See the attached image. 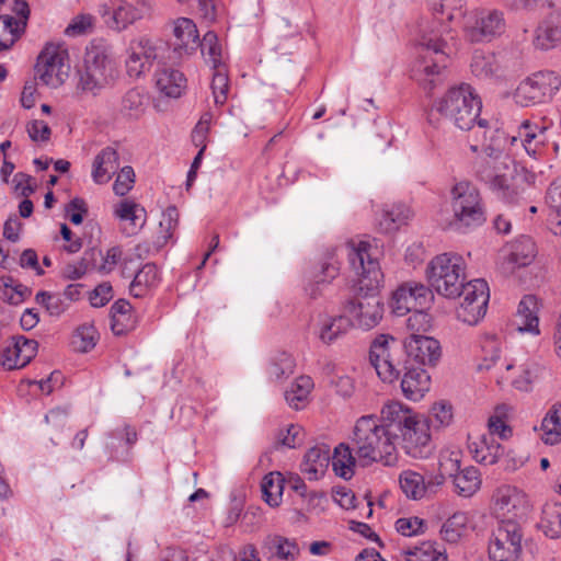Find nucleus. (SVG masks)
Wrapping results in <instances>:
<instances>
[{"label":"nucleus","mask_w":561,"mask_h":561,"mask_svg":"<svg viewBox=\"0 0 561 561\" xmlns=\"http://www.w3.org/2000/svg\"><path fill=\"white\" fill-rule=\"evenodd\" d=\"M98 340V332L93 324L83 323L79 325L72 335V345L75 350L87 353L91 351Z\"/></svg>","instance_id":"obj_49"},{"label":"nucleus","mask_w":561,"mask_h":561,"mask_svg":"<svg viewBox=\"0 0 561 561\" xmlns=\"http://www.w3.org/2000/svg\"><path fill=\"white\" fill-rule=\"evenodd\" d=\"M351 327L352 321L346 316L332 318L329 322L322 325L319 337L323 343L331 344L342 334H345Z\"/></svg>","instance_id":"obj_46"},{"label":"nucleus","mask_w":561,"mask_h":561,"mask_svg":"<svg viewBox=\"0 0 561 561\" xmlns=\"http://www.w3.org/2000/svg\"><path fill=\"white\" fill-rule=\"evenodd\" d=\"M411 209L404 204L393 205L390 209L383 210L379 221L380 229L385 232H393L411 218Z\"/></svg>","instance_id":"obj_42"},{"label":"nucleus","mask_w":561,"mask_h":561,"mask_svg":"<svg viewBox=\"0 0 561 561\" xmlns=\"http://www.w3.org/2000/svg\"><path fill=\"white\" fill-rule=\"evenodd\" d=\"M546 203L549 207V221L556 225L554 233L561 234V175L550 184L546 194Z\"/></svg>","instance_id":"obj_43"},{"label":"nucleus","mask_w":561,"mask_h":561,"mask_svg":"<svg viewBox=\"0 0 561 561\" xmlns=\"http://www.w3.org/2000/svg\"><path fill=\"white\" fill-rule=\"evenodd\" d=\"M31 295V289L18 283L12 276L0 277V297L8 304L18 306Z\"/></svg>","instance_id":"obj_40"},{"label":"nucleus","mask_w":561,"mask_h":561,"mask_svg":"<svg viewBox=\"0 0 561 561\" xmlns=\"http://www.w3.org/2000/svg\"><path fill=\"white\" fill-rule=\"evenodd\" d=\"M541 439L547 445L561 443V402L550 407L541 422Z\"/></svg>","instance_id":"obj_31"},{"label":"nucleus","mask_w":561,"mask_h":561,"mask_svg":"<svg viewBox=\"0 0 561 561\" xmlns=\"http://www.w3.org/2000/svg\"><path fill=\"white\" fill-rule=\"evenodd\" d=\"M37 350V341L22 335L13 337L12 343L2 350V365L8 369L23 368L35 357Z\"/></svg>","instance_id":"obj_21"},{"label":"nucleus","mask_w":561,"mask_h":561,"mask_svg":"<svg viewBox=\"0 0 561 561\" xmlns=\"http://www.w3.org/2000/svg\"><path fill=\"white\" fill-rule=\"evenodd\" d=\"M396 530L405 537H412L421 535L426 529V523L424 519L420 517H401L397 519L396 524Z\"/></svg>","instance_id":"obj_58"},{"label":"nucleus","mask_w":561,"mask_h":561,"mask_svg":"<svg viewBox=\"0 0 561 561\" xmlns=\"http://www.w3.org/2000/svg\"><path fill=\"white\" fill-rule=\"evenodd\" d=\"M115 215L121 220L129 221L134 226L133 233L137 228H141L146 221L145 208L131 201L121 202L115 210Z\"/></svg>","instance_id":"obj_47"},{"label":"nucleus","mask_w":561,"mask_h":561,"mask_svg":"<svg viewBox=\"0 0 561 561\" xmlns=\"http://www.w3.org/2000/svg\"><path fill=\"white\" fill-rule=\"evenodd\" d=\"M332 468L335 474L344 480H350L354 476V468L357 456L353 455V450L346 444H340L335 447L333 456L330 457Z\"/></svg>","instance_id":"obj_33"},{"label":"nucleus","mask_w":561,"mask_h":561,"mask_svg":"<svg viewBox=\"0 0 561 561\" xmlns=\"http://www.w3.org/2000/svg\"><path fill=\"white\" fill-rule=\"evenodd\" d=\"M522 552L520 524L499 525L489 543V557L492 561H517Z\"/></svg>","instance_id":"obj_15"},{"label":"nucleus","mask_w":561,"mask_h":561,"mask_svg":"<svg viewBox=\"0 0 561 561\" xmlns=\"http://www.w3.org/2000/svg\"><path fill=\"white\" fill-rule=\"evenodd\" d=\"M402 286L411 296L412 304H415V313L408 319V322L411 323L413 320L417 321L420 318L424 319L426 314L419 312V309H423L425 307L428 299L432 297V290L434 289L431 286L427 287L421 283L415 282L404 283Z\"/></svg>","instance_id":"obj_45"},{"label":"nucleus","mask_w":561,"mask_h":561,"mask_svg":"<svg viewBox=\"0 0 561 561\" xmlns=\"http://www.w3.org/2000/svg\"><path fill=\"white\" fill-rule=\"evenodd\" d=\"M202 53L206 56V60L211 65L213 69L225 67L221 64V48L218 44V37L214 32H207L203 41H198Z\"/></svg>","instance_id":"obj_52"},{"label":"nucleus","mask_w":561,"mask_h":561,"mask_svg":"<svg viewBox=\"0 0 561 561\" xmlns=\"http://www.w3.org/2000/svg\"><path fill=\"white\" fill-rule=\"evenodd\" d=\"M210 84L214 102L217 106H222L228 100L229 78L225 67L214 69Z\"/></svg>","instance_id":"obj_54"},{"label":"nucleus","mask_w":561,"mask_h":561,"mask_svg":"<svg viewBox=\"0 0 561 561\" xmlns=\"http://www.w3.org/2000/svg\"><path fill=\"white\" fill-rule=\"evenodd\" d=\"M561 87L560 77L553 71H538L524 79L515 90L514 100L527 107L543 103Z\"/></svg>","instance_id":"obj_12"},{"label":"nucleus","mask_w":561,"mask_h":561,"mask_svg":"<svg viewBox=\"0 0 561 561\" xmlns=\"http://www.w3.org/2000/svg\"><path fill=\"white\" fill-rule=\"evenodd\" d=\"M442 356L440 344L431 336L411 334L401 344L389 334L378 335L370 344L369 360L383 382L392 383L401 375L403 362L411 365L435 366Z\"/></svg>","instance_id":"obj_2"},{"label":"nucleus","mask_w":561,"mask_h":561,"mask_svg":"<svg viewBox=\"0 0 561 561\" xmlns=\"http://www.w3.org/2000/svg\"><path fill=\"white\" fill-rule=\"evenodd\" d=\"M538 527L549 538L556 539L561 537L560 503H547L543 506Z\"/></svg>","instance_id":"obj_36"},{"label":"nucleus","mask_w":561,"mask_h":561,"mask_svg":"<svg viewBox=\"0 0 561 561\" xmlns=\"http://www.w3.org/2000/svg\"><path fill=\"white\" fill-rule=\"evenodd\" d=\"M494 512L499 525L519 524L526 518L530 504L527 495L516 486L502 485L494 493Z\"/></svg>","instance_id":"obj_14"},{"label":"nucleus","mask_w":561,"mask_h":561,"mask_svg":"<svg viewBox=\"0 0 561 561\" xmlns=\"http://www.w3.org/2000/svg\"><path fill=\"white\" fill-rule=\"evenodd\" d=\"M179 225V210L175 206H169L161 216L159 227L161 230V238L163 243H167L173 237V231Z\"/></svg>","instance_id":"obj_57"},{"label":"nucleus","mask_w":561,"mask_h":561,"mask_svg":"<svg viewBox=\"0 0 561 561\" xmlns=\"http://www.w3.org/2000/svg\"><path fill=\"white\" fill-rule=\"evenodd\" d=\"M312 388L313 381L311 377L299 376L291 383L290 388L285 391V400L291 408L299 410L307 401Z\"/></svg>","instance_id":"obj_41"},{"label":"nucleus","mask_w":561,"mask_h":561,"mask_svg":"<svg viewBox=\"0 0 561 561\" xmlns=\"http://www.w3.org/2000/svg\"><path fill=\"white\" fill-rule=\"evenodd\" d=\"M538 302L535 296L526 295L518 304L515 324L519 332L539 335Z\"/></svg>","instance_id":"obj_26"},{"label":"nucleus","mask_w":561,"mask_h":561,"mask_svg":"<svg viewBox=\"0 0 561 561\" xmlns=\"http://www.w3.org/2000/svg\"><path fill=\"white\" fill-rule=\"evenodd\" d=\"M536 255L535 243L528 236H520L511 245L507 260L514 266H527Z\"/></svg>","instance_id":"obj_34"},{"label":"nucleus","mask_w":561,"mask_h":561,"mask_svg":"<svg viewBox=\"0 0 561 561\" xmlns=\"http://www.w3.org/2000/svg\"><path fill=\"white\" fill-rule=\"evenodd\" d=\"M115 62L112 46L103 38H94L85 48L84 67L78 88L93 96L113 83Z\"/></svg>","instance_id":"obj_7"},{"label":"nucleus","mask_w":561,"mask_h":561,"mask_svg":"<svg viewBox=\"0 0 561 561\" xmlns=\"http://www.w3.org/2000/svg\"><path fill=\"white\" fill-rule=\"evenodd\" d=\"M156 87L167 98L178 99L186 89V78L183 72L170 67L159 68L154 73Z\"/></svg>","instance_id":"obj_25"},{"label":"nucleus","mask_w":561,"mask_h":561,"mask_svg":"<svg viewBox=\"0 0 561 561\" xmlns=\"http://www.w3.org/2000/svg\"><path fill=\"white\" fill-rule=\"evenodd\" d=\"M470 69L472 75L477 78H490L497 69L495 57L491 54L485 55L477 50L472 56Z\"/></svg>","instance_id":"obj_53"},{"label":"nucleus","mask_w":561,"mask_h":561,"mask_svg":"<svg viewBox=\"0 0 561 561\" xmlns=\"http://www.w3.org/2000/svg\"><path fill=\"white\" fill-rule=\"evenodd\" d=\"M137 324L138 318L135 314L134 310L111 320V329L113 333L117 336L125 335L128 332L135 330Z\"/></svg>","instance_id":"obj_60"},{"label":"nucleus","mask_w":561,"mask_h":561,"mask_svg":"<svg viewBox=\"0 0 561 561\" xmlns=\"http://www.w3.org/2000/svg\"><path fill=\"white\" fill-rule=\"evenodd\" d=\"M393 412L391 402L383 405L380 417L364 415L356 421L353 431V449L362 467L375 462L383 466H394L398 461L396 449V434L390 427Z\"/></svg>","instance_id":"obj_3"},{"label":"nucleus","mask_w":561,"mask_h":561,"mask_svg":"<svg viewBox=\"0 0 561 561\" xmlns=\"http://www.w3.org/2000/svg\"><path fill=\"white\" fill-rule=\"evenodd\" d=\"M68 53L58 45L47 44L37 57L35 66L36 77L50 88L60 87L69 72L66 64Z\"/></svg>","instance_id":"obj_13"},{"label":"nucleus","mask_w":561,"mask_h":561,"mask_svg":"<svg viewBox=\"0 0 561 561\" xmlns=\"http://www.w3.org/2000/svg\"><path fill=\"white\" fill-rule=\"evenodd\" d=\"M113 298V288L110 283L98 285L90 294L89 300L92 307L101 308Z\"/></svg>","instance_id":"obj_62"},{"label":"nucleus","mask_w":561,"mask_h":561,"mask_svg":"<svg viewBox=\"0 0 561 561\" xmlns=\"http://www.w3.org/2000/svg\"><path fill=\"white\" fill-rule=\"evenodd\" d=\"M160 283V275L154 263H146L134 276L129 293L136 298L146 296Z\"/></svg>","instance_id":"obj_29"},{"label":"nucleus","mask_w":561,"mask_h":561,"mask_svg":"<svg viewBox=\"0 0 561 561\" xmlns=\"http://www.w3.org/2000/svg\"><path fill=\"white\" fill-rule=\"evenodd\" d=\"M545 133V127L531 124L529 121L522 123L516 136H506L503 130L495 128L491 131L484 151L489 156L501 153L506 142H510L511 147H520L529 157L537 158L546 140Z\"/></svg>","instance_id":"obj_10"},{"label":"nucleus","mask_w":561,"mask_h":561,"mask_svg":"<svg viewBox=\"0 0 561 561\" xmlns=\"http://www.w3.org/2000/svg\"><path fill=\"white\" fill-rule=\"evenodd\" d=\"M451 207L458 228H477L486 220V210L479 190L470 182L457 183L453 190Z\"/></svg>","instance_id":"obj_9"},{"label":"nucleus","mask_w":561,"mask_h":561,"mask_svg":"<svg viewBox=\"0 0 561 561\" xmlns=\"http://www.w3.org/2000/svg\"><path fill=\"white\" fill-rule=\"evenodd\" d=\"M119 156L116 148L107 146L95 157L92 163L91 178L95 184H105L117 172Z\"/></svg>","instance_id":"obj_24"},{"label":"nucleus","mask_w":561,"mask_h":561,"mask_svg":"<svg viewBox=\"0 0 561 561\" xmlns=\"http://www.w3.org/2000/svg\"><path fill=\"white\" fill-rule=\"evenodd\" d=\"M149 9L145 1H137L136 3L124 1L114 10L107 4H101L99 13L108 28L122 32L136 21L141 20L149 12Z\"/></svg>","instance_id":"obj_17"},{"label":"nucleus","mask_w":561,"mask_h":561,"mask_svg":"<svg viewBox=\"0 0 561 561\" xmlns=\"http://www.w3.org/2000/svg\"><path fill=\"white\" fill-rule=\"evenodd\" d=\"M477 178L484 183L495 197L506 204H516L525 192L524 178L517 173L515 164L497 153L481 162Z\"/></svg>","instance_id":"obj_6"},{"label":"nucleus","mask_w":561,"mask_h":561,"mask_svg":"<svg viewBox=\"0 0 561 561\" xmlns=\"http://www.w3.org/2000/svg\"><path fill=\"white\" fill-rule=\"evenodd\" d=\"M98 256H101V250L91 248L84 251L79 261L64 267L62 277L70 280L82 278L90 270L96 268Z\"/></svg>","instance_id":"obj_35"},{"label":"nucleus","mask_w":561,"mask_h":561,"mask_svg":"<svg viewBox=\"0 0 561 561\" xmlns=\"http://www.w3.org/2000/svg\"><path fill=\"white\" fill-rule=\"evenodd\" d=\"M149 98L141 88H131L121 100L119 112L131 119H138L146 111Z\"/></svg>","instance_id":"obj_30"},{"label":"nucleus","mask_w":561,"mask_h":561,"mask_svg":"<svg viewBox=\"0 0 561 561\" xmlns=\"http://www.w3.org/2000/svg\"><path fill=\"white\" fill-rule=\"evenodd\" d=\"M400 488L407 497L420 500L426 494L425 477L412 470H405L399 478Z\"/></svg>","instance_id":"obj_44"},{"label":"nucleus","mask_w":561,"mask_h":561,"mask_svg":"<svg viewBox=\"0 0 561 561\" xmlns=\"http://www.w3.org/2000/svg\"><path fill=\"white\" fill-rule=\"evenodd\" d=\"M443 24L432 21L428 26L421 31L419 44L423 49L422 71L426 77H434L440 73L448 64L449 56L446 51L447 43L443 38Z\"/></svg>","instance_id":"obj_11"},{"label":"nucleus","mask_w":561,"mask_h":561,"mask_svg":"<svg viewBox=\"0 0 561 561\" xmlns=\"http://www.w3.org/2000/svg\"><path fill=\"white\" fill-rule=\"evenodd\" d=\"M481 108L482 102L474 89L468 83H461L449 88L442 96L434 100L430 115L437 113L443 119L461 130L476 127L484 149L492 128L488 119L479 117Z\"/></svg>","instance_id":"obj_4"},{"label":"nucleus","mask_w":561,"mask_h":561,"mask_svg":"<svg viewBox=\"0 0 561 561\" xmlns=\"http://www.w3.org/2000/svg\"><path fill=\"white\" fill-rule=\"evenodd\" d=\"M390 306L392 312L398 317L415 311V304H412L411 296L402 285L392 294Z\"/></svg>","instance_id":"obj_55"},{"label":"nucleus","mask_w":561,"mask_h":561,"mask_svg":"<svg viewBox=\"0 0 561 561\" xmlns=\"http://www.w3.org/2000/svg\"><path fill=\"white\" fill-rule=\"evenodd\" d=\"M28 137L37 142V141H48L51 135L50 127L44 122L34 119L26 127Z\"/></svg>","instance_id":"obj_64"},{"label":"nucleus","mask_w":561,"mask_h":561,"mask_svg":"<svg viewBox=\"0 0 561 561\" xmlns=\"http://www.w3.org/2000/svg\"><path fill=\"white\" fill-rule=\"evenodd\" d=\"M66 214L73 225H80L88 214V205L83 198L75 197L66 206Z\"/></svg>","instance_id":"obj_61"},{"label":"nucleus","mask_w":561,"mask_h":561,"mask_svg":"<svg viewBox=\"0 0 561 561\" xmlns=\"http://www.w3.org/2000/svg\"><path fill=\"white\" fill-rule=\"evenodd\" d=\"M370 244L360 241L345 247L352 270L357 275L354 285V298L347 300L345 311L352 316L358 327L369 330L382 318L383 308L378 296L383 274L379 262L369 253Z\"/></svg>","instance_id":"obj_1"},{"label":"nucleus","mask_w":561,"mask_h":561,"mask_svg":"<svg viewBox=\"0 0 561 561\" xmlns=\"http://www.w3.org/2000/svg\"><path fill=\"white\" fill-rule=\"evenodd\" d=\"M391 412L393 415L390 427L397 436L396 449L398 450L400 446L412 458H428L434 450L431 435L432 421L414 413L398 401H391Z\"/></svg>","instance_id":"obj_5"},{"label":"nucleus","mask_w":561,"mask_h":561,"mask_svg":"<svg viewBox=\"0 0 561 561\" xmlns=\"http://www.w3.org/2000/svg\"><path fill=\"white\" fill-rule=\"evenodd\" d=\"M401 369V390L403 396L412 401L421 400L430 390L431 377L420 365H411L410 362H403Z\"/></svg>","instance_id":"obj_20"},{"label":"nucleus","mask_w":561,"mask_h":561,"mask_svg":"<svg viewBox=\"0 0 561 561\" xmlns=\"http://www.w3.org/2000/svg\"><path fill=\"white\" fill-rule=\"evenodd\" d=\"M173 37L171 45L175 58L190 55L198 47V32L196 25L187 18H180L175 21Z\"/></svg>","instance_id":"obj_22"},{"label":"nucleus","mask_w":561,"mask_h":561,"mask_svg":"<svg viewBox=\"0 0 561 561\" xmlns=\"http://www.w3.org/2000/svg\"><path fill=\"white\" fill-rule=\"evenodd\" d=\"M134 182V169L129 165H125L121 169L119 173L117 174V178L113 185V190L116 195L124 196L133 188Z\"/></svg>","instance_id":"obj_59"},{"label":"nucleus","mask_w":561,"mask_h":561,"mask_svg":"<svg viewBox=\"0 0 561 561\" xmlns=\"http://www.w3.org/2000/svg\"><path fill=\"white\" fill-rule=\"evenodd\" d=\"M549 375V369L536 359H528L520 366L519 376L513 380V386L520 391H531L534 386Z\"/></svg>","instance_id":"obj_28"},{"label":"nucleus","mask_w":561,"mask_h":561,"mask_svg":"<svg viewBox=\"0 0 561 561\" xmlns=\"http://www.w3.org/2000/svg\"><path fill=\"white\" fill-rule=\"evenodd\" d=\"M465 30L471 42H490L504 32L505 20L499 10H481L474 14L472 22H467Z\"/></svg>","instance_id":"obj_18"},{"label":"nucleus","mask_w":561,"mask_h":561,"mask_svg":"<svg viewBox=\"0 0 561 561\" xmlns=\"http://www.w3.org/2000/svg\"><path fill=\"white\" fill-rule=\"evenodd\" d=\"M337 248L327 250L312 267L310 280L305 287L310 298H318L323 288L339 276L341 262L337 257Z\"/></svg>","instance_id":"obj_16"},{"label":"nucleus","mask_w":561,"mask_h":561,"mask_svg":"<svg viewBox=\"0 0 561 561\" xmlns=\"http://www.w3.org/2000/svg\"><path fill=\"white\" fill-rule=\"evenodd\" d=\"M330 463V448L327 445H317L309 448L300 465V470L309 480L320 479Z\"/></svg>","instance_id":"obj_27"},{"label":"nucleus","mask_w":561,"mask_h":561,"mask_svg":"<svg viewBox=\"0 0 561 561\" xmlns=\"http://www.w3.org/2000/svg\"><path fill=\"white\" fill-rule=\"evenodd\" d=\"M430 286L446 298H456L465 282V261L461 255L446 252L436 255L426 267Z\"/></svg>","instance_id":"obj_8"},{"label":"nucleus","mask_w":561,"mask_h":561,"mask_svg":"<svg viewBox=\"0 0 561 561\" xmlns=\"http://www.w3.org/2000/svg\"><path fill=\"white\" fill-rule=\"evenodd\" d=\"M295 367V358L289 353L277 351L270 356L266 373L271 380L283 381L294 374Z\"/></svg>","instance_id":"obj_32"},{"label":"nucleus","mask_w":561,"mask_h":561,"mask_svg":"<svg viewBox=\"0 0 561 561\" xmlns=\"http://www.w3.org/2000/svg\"><path fill=\"white\" fill-rule=\"evenodd\" d=\"M469 517L465 512L454 513L442 526L440 536L448 543H457L466 534Z\"/></svg>","instance_id":"obj_39"},{"label":"nucleus","mask_w":561,"mask_h":561,"mask_svg":"<svg viewBox=\"0 0 561 561\" xmlns=\"http://www.w3.org/2000/svg\"><path fill=\"white\" fill-rule=\"evenodd\" d=\"M458 297H462L461 301L467 302H476L478 299H482L485 305H488L490 298L488 283L484 279H473L468 283L462 282Z\"/></svg>","instance_id":"obj_51"},{"label":"nucleus","mask_w":561,"mask_h":561,"mask_svg":"<svg viewBox=\"0 0 561 561\" xmlns=\"http://www.w3.org/2000/svg\"><path fill=\"white\" fill-rule=\"evenodd\" d=\"M92 26V16L89 14H80L72 19V21L65 28V35L78 36L87 32Z\"/></svg>","instance_id":"obj_63"},{"label":"nucleus","mask_w":561,"mask_h":561,"mask_svg":"<svg viewBox=\"0 0 561 561\" xmlns=\"http://www.w3.org/2000/svg\"><path fill=\"white\" fill-rule=\"evenodd\" d=\"M486 307L488 305L482 299H478L476 302L461 301L456 310L457 319L474 325L485 316Z\"/></svg>","instance_id":"obj_48"},{"label":"nucleus","mask_w":561,"mask_h":561,"mask_svg":"<svg viewBox=\"0 0 561 561\" xmlns=\"http://www.w3.org/2000/svg\"><path fill=\"white\" fill-rule=\"evenodd\" d=\"M275 554L283 560H295L299 556V547L295 540L283 536H274L272 539Z\"/></svg>","instance_id":"obj_56"},{"label":"nucleus","mask_w":561,"mask_h":561,"mask_svg":"<svg viewBox=\"0 0 561 561\" xmlns=\"http://www.w3.org/2000/svg\"><path fill=\"white\" fill-rule=\"evenodd\" d=\"M37 304L42 305L49 316L60 317L68 308L69 302L61 294H54L49 291H38L35 296Z\"/></svg>","instance_id":"obj_50"},{"label":"nucleus","mask_w":561,"mask_h":561,"mask_svg":"<svg viewBox=\"0 0 561 561\" xmlns=\"http://www.w3.org/2000/svg\"><path fill=\"white\" fill-rule=\"evenodd\" d=\"M158 58L157 48L148 38H140L130 43L126 69L130 78H139L150 70Z\"/></svg>","instance_id":"obj_19"},{"label":"nucleus","mask_w":561,"mask_h":561,"mask_svg":"<svg viewBox=\"0 0 561 561\" xmlns=\"http://www.w3.org/2000/svg\"><path fill=\"white\" fill-rule=\"evenodd\" d=\"M285 486V479L280 472H270L264 476L261 489L264 501L271 507H277L282 502V495Z\"/></svg>","instance_id":"obj_38"},{"label":"nucleus","mask_w":561,"mask_h":561,"mask_svg":"<svg viewBox=\"0 0 561 561\" xmlns=\"http://www.w3.org/2000/svg\"><path fill=\"white\" fill-rule=\"evenodd\" d=\"M454 485L458 495L472 496L481 485L480 472L476 467H467L454 476Z\"/></svg>","instance_id":"obj_37"},{"label":"nucleus","mask_w":561,"mask_h":561,"mask_svg":"<svg viewBox=\"0 0 561 561\" xmlns=\"http://www.w3.org/2000/svg\"><path fill=\"white\" fill-rule=\"evenodd\" d=\"M468 448L473 459L482 465H494L504 454V447L492 435L469 437Z\"/></svg>","instance_id":"obj_23"}]
</instances>
